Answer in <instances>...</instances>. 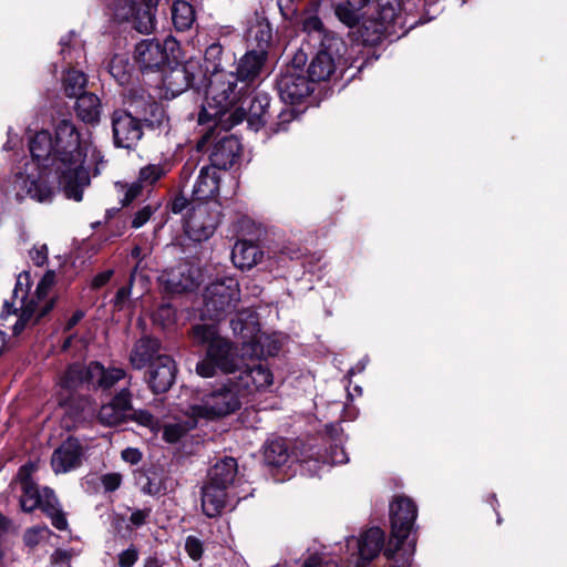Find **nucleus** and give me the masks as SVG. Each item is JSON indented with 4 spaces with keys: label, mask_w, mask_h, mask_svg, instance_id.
Here are the masks:
<instances>
[{
    "label": "nucleus",
    "mask_w": 567,
    "mask_h": 567,
    "mask_svg": "<svg viewBox=\"0 0 567 567\" xmlns=\"http://www.w3.org/2000/svg\"><path fill=\"white\" fill-rule=\"evenodd\" d=\"M53 272H48L38 284L35 289L37 299L42 300L47 298L48 291L53 285Z\"/></svg>",
    "instance_id": "obj_63"
},
{
    "label": "nucleus",
    "mask_w": 567,
    "mask_h": 567,
    "mask_svg": "<svg viewBox=\"0 0 567 567\" xmlns=\"http://www.w3.org/2000/svg\"><path fill=\"white\" fill-rule=\"evenodd\" d=\"M302 30L308 33L312 40H318L319 43L326 35H337L333 32L327 31L323 27L321 19L318 16H309L302 22Z\"/></svg>",
    "instance_id": "obj_47"
},
{
    "label": "nucleus",
    "mask_w": 567,
    "mask_h": 567,
    "mask_svg": "<svg viewBox=\"0 0 567 567\" xmlns=\"http://www.w3.org/2000/svg\"><path fill=\"white\" fill-rule=\"evenodd\" d=\"M205 62L207 71L213 74V72H223L225 71L224 65V48L220 43L210 44L205 51Z\"/></svg>",
    "instance_id": "obj_46"
},
{
    "label": "nucleus",
    "mask_w": 567,
    "mask_h": 567,
    "mask_svg": "<svg viewBox=\"0 0 567 567\" xmlns=\"http://www.w3.org/2000/svg\"><path fill=\"white\" fill-rule=\"evenodd\" d=\"M264 257L260 247L249 240H238L231 250V260L235 267L249 270L258 265Z\"/></svg>",
    "instance_id": "obj_28"
},
{
    "label": "nucleus",
    "mask_w": 567,
    "mask_h": 567,
    "mask_svg": "<svg viewBox=\"0 0 567 567\" xmlns=\"http://www.w3.org/2000/svg\"><path fill=\"white\" fill-rule=\"evenodd\" d=\"M417 516L415 503L404 495L395 496L390 503L391 537L384 548V556L393 558L408 539Z\"/></svg>",
    "instance_id": "obj_4"
},
{
    "label": "nucleus",
    "mask_w": 567,
    "mask_h": 567,
    "mask_svg": "<svg viewBox=\"0 0 567 567\" xmlns=\"http://www.w3.org/2000/svg\"><path fill=\"white\" fill-rule=\"evenodd\" d=\"M246 319H251V323H255V317L252 313L238 312L230 320V327L235 334H239L243 339L249 338L252 333L254 328L248 327Z\"/></svg>",
    "instance_id": "obj_49"
},
{
    "label": "nucleus",
    "mask_w": 567,
    "mask_h": 567,
    "mask_svg": "<svg viewBox=\"0 0 567 567\" xmlns=\"http://www.w3.org/2000/svg\"><path fill=\"white\" fill-rule=\"evenodd\" d=\"M289 458L286 441L281 437L269 440L264 446V460L269 466L279 467Z\"/></svg>",
    "instance_id": "obj_36"
},
{
    "label": "nucleus",
    "mask_w": 567,
    "mask_h": 567,
    "mask_svg": "<svg viewBox=\"0 0 567 567\" xmlns=\"http://www.w3.org/2000/svg\"><path fill=\"white\" fill-rule=\"evenodd\" d=\"M156 8H151L147 6L137 4L135 12L130 21L133 22V27L140 33H151L155 30L156 18L155 12Z\"/></svg>",
    "instance_id": "obj_41"
},
{
    "label": "nucleus",
    "mask_w": 567,
    "mask_h": 567,
    "mask_svg": "<svg viewBox=\"0 0 567 567\" xmlns=\"http://www.w3.org/2000/svg\"><path fill=\"white\" fill-rule=\"evenodd\" d=\"M306 60L303 52L297 53L292 60V68L282 72L276 81L278 94L286 104H299L313 92V83L297 69L303 65Z\"/></svg>",
    "instance_id": "obj_8"
},
{
    "label": "nucleus",
    "mask_w": 567,
    "mask_h": 567,
    "mask_svg": "<svg viewBox=\"0 0 567 567\" xmlns=\"http://www.w3.org/2000/svg\"><path fill=\"white\" fill-rule=\"evenodd\" d=\"M118 193L123 195V197L120 199V203L122 206H128L131 203H133L137 197L141 196L143 187L142 185L135 181L131 184H122L116 183L115 184Z\"/></svg>",
    "instance_id": "obj_50"
},
{
    "label": "nucleus",
    "mask_w": 567,
    "mask_h": 567,
    "mask_svg": "<svg viewBox=\"0 0 567 567\" xmlns=\"http://www.w3.org/2000/svg\"><path fill=\"white\" fill-rule=\"evenodd\" d=\"M227 498V489L205 482L202 487L203 513L209 518L219 516L226 506Z\"/></svg>",
    "instance_id": "obj_29"
},
{
    "label": "nucleus",
    "mask_w": 567,
    "mask_h": 567,
    "mask_svg": "<svg viewBox=\"0 0 567 567\" xmlns=\"http://www.w3.org/2000/svg\"><path fill=\"white\" fill-rule=\"evenodd\" d=\"M138 4L137 0H109L107 8L118 22L130 21Z\"/></svg>",
    "instance_id": "obj_45"
},
{
    "label": "nucleus",
    "mask_w": 567,
    "mask_h": 567,
    "mask_svg": "<svg viewBox=\"0 0 567 567\" xmlns=\"http://www.w3.org/2000/svg\"><path fill=\"white\" fill-rule=\"evenodd\" d=\"M152 514V508L151 507H145V508H142V509H135L132 512L130 518H128V522L130 524L135 527V528H138L143 525L146 524L147 519L150 518Z\"/></svg>",
    "instance_id": "obj_60"
},
{
    "label": "nucleus",
    "mask_w": 567,
    "mask_h": 567,
    "mask_svg": "<svg viewBox=\"0 0 567 567\" xmlns=\"http://www.w3.org/2000/svg\"><path fill=\"white\" fill-rule=\"evenodd\" d=\"M241 398L243 393L234 384L233 379H229L228 383L205 394L199 404L192 405L190 412L202 419L223 417L240 409Z\"/></svg>",
    "instance_id": "obj_5"
},
{
    "label": "nucleus",
    "mask_w": 567,
    "mask_h": 567,
    "mask_svg": "<svg viewBox=\"0 0 567 567\" xmlns=\"http://www.w3.org/2000/svg\"><path fill=\"white\" fill-rule=\"evenodd\" d=\"M384 544V533L379 527H372L363 533L359 540L361 559L371 561L381 551Z\"/></svg>",
    "instance_id": "obj_33"
},
{
    "label": "nucleus",
    "mask_w": 567,
    "mask_h": 567,
    "mask_svg": "<svg viewBox=\"0 0 567 567\" xmlns=\"http://www.w3.org/2000/svg\"><path fill=\"white\" fill-rule=\"evenodd\" d=\"M136 279H137V266H135L131 270L128 285L121 287L116 291V295H115V298H114V305L116 307L122 308V306L126 302V300L128 299V297L131 295L132 286H133V284L135 282ZM138 279L141 281H144L146 278L141 275V276H138Z\"/></svg>",
    "instance_id": "obj_52"
},
{
    "label": "nucleus",
    "mask_w": 567,
    "mask_h": 567,
    "mask_svg": "<svg viewBox=\"0 0 567 567\" xmlns=\"http://www.w3.org/2000/svg\"><path fill=\"white\" fill-rule=\"evenodd\" d=\"M53 272H48L38 284L35 289L37 299L42 300L47 298L48 291L53 285Z\"/></svg>",
    "instance_id": "obj_64"
},
{
    "label": "nucleus",
    "mask_w": 567,
    "mask_h": 567,
    "mask_svg": "<svg viewBox=\"0 0 567 567\" xmlns=\"http://www.w3.org/2000/svg\"><path fill=\"white\" fill-rule=\"evenodd\" d=\"M185 550L193 560L200 559L204 553L202 540L196 536H188L185 540Z\"/></svg>",
    "instance_id": "obj_56"
},
{
    "label": "nucleus",
    "mask_w": 567,
    "mask_h": 567,
    "mask_svg": "<svg viewBox=\"0 0 567 567\" xmlns=\"http://www.w3.org/2000/svg\"><path fill=\"white\" fill-rule=\"evenodd\" d=\"M74 111L76 116L86 124H97L101 118L102 104L97 95L85 92L75 97Z\"/></svg>",
    "instance_id": "obj_31"
},
{
    "label": "nucleus",
    "mask_w": 567,
    "mask_h": 567,
    "mask_svg": "<svg viewBox=\"0 0 567 567\" xmlns=\"http://www.w3.org/2000/svg\"><path fill=\"white\" fill-rule=\"evenodd\" d=\"M237 473V461L234 457L225 456L210 467L206 482L228 491L234 485Z\"/></svg>",
    "instance_id": "obj_26"
},
{
    "label": "nucleus",
    "mask_w": 567,
    "mask_h": 567,
    "mask_svg": "<svg viewBox=\"0 0 567 567\" xmlns=\"http://www.w3.org/2000/svg\"><path fill=\"white\" fill-rule=\"evenodd\" d=\"M107 70L112 78L124 86L131 83L134 65L126 55L114 54L107 63Z\"/></svg>",
    "instance_id": "obj_35"
},
{
    "label": "nucleus",
    "mask_w": 567,
    "mask_h": 567,
    "mask_svg": "<svg viewBox=\"0 0 567 567\" xmlns=\"http://www.w3.org/2000/svg\"><path fill=\"white\" fill-rule=\"evenodd\" d=\"M231 379L245 396L271 385L274 375L262 362H254L240 369L239 373Z\"/></svg>",
    "instance_id": "obj_20"
},
{
    "label": "nucleus",
    "mask_w": 567,
    "mask_h": 567,
    "mask_svg": "<svg viewBox=\"0 0 567 567\" xmlns=\"http://www.w3.org/2000/svg\"><path fill=\"white\" fill-rule=\"evenodd\" d=\"M25 297H27V292L22 291V297H21L22 306L33 305V308L35 309V311L33 313L34 323L40 322L48 313H50L55 305L54 298H49V299L44 298L42 300L37 299V301L32 299V300L25 302Z\"/></svg>",
    "instance_id": "obj_48"
},
{
    "label": "nucleus",
    "mask_w": 567,
    "mask_h": 567,
    "mask_svg": "<svg viewBox=\"0 0 567 567\" xmlns=\"http://www.w3.org/2000/svg\"><path fill=\"white\" fill-rule=\"evenodd\" d=\"M138 559V551L135 546L131 545L127 549L118 555L120 567H132Z\"/></svg>",
    "instance_id": "obj_61"
},
{
    "label": "nucleus",
    "mask_w": 567,
    "mask_h": 567,
    "mask_svg": "<svg viewBox=\"0 0 567 567\" xmlns=\"http://www.w3.org/2000/svg\"><path fill=\"white\" fill-rule=\"evenodd\" d=\"M220 221V214L209 203H198L187 213L185 231L194 241L209 239Z\"/></svg>",
    "instance_id": "obj_11"
},
{
    "label": "nucleus",
    "mask_w": 567,
    "mask_h": 567,
    "mask_svg": "<svg viewBox=\"0 0 567 567\" xmlns=\"http://www.w3.org/2000/svg\"><path fill=\"white\" fill-rule=\"evenodd\" d=\"M35 471V465L32 462L23 464L16 476V481L20 483V486L34 484L35 481L32 478V474Z\"/></svg>",
    "instance_id": "obj_58"
},
{
    "label": "nucleus",
    "mask_w": 567,
    "mask_h": 567,
    "mask_svg": "<svg viewBox=\"0 0 567 567\" xmlns=\"http://www.w3.org/2000/svg\"><path fill=\"white\" fill-rule=\"evenodd\" d=\"M241 144L239 140L231 135H225L217 140L210 150V165L217 169L230 168L240 157Z\"/></svg>",
    "instance_id": "obj_22"
},
{
    "label": "nucleus",
    "mask_w": 567,
    "mask_h": 567,
    "mask_svg": "<svg viewBox=\"0 0 567 567\" xmlns=\"http://www.w3.org/2000/svg\"><path fill=\"white\" fill-rule=\"evenodd\" d=\"M89 390L102 393H110L120 383L132 380L125 369L114 365L105 367L100 361L89 362Z\"/></svg>",
    "instance_id": "obj_17"
},
{
    "label": "nucleus",
    "mask_w": 567,
    "mask_h": 567,
    "mask_svg": "<svg viewBox=\"0 0 567 567\" xmlns=\"http://www.w3.org/2000/svg\"><path fill=\"white\" fill-rule=\"evenodd\" d=\"M177 367L168 354L157 355L148 370V385L156 393H165L175 382Z\"/></svg>",
    "instance_id": "obj_21"
},
{
    "label": "nucleus",
    "mask_w": 567,
    "mask_h": 567,
    "mask_svg": "<svg viewBox=\"0 0 567 567\" xmlns=\"http://www.w3.org/2000/svg\"><path fill=\"white\" fill-rule=\"evenodd\" d=\"M155 210L156 207H153L152 205H146L137 210L133 216L132 227L137 229L144 226L150 220Z\"/></svg>",
    "instance_id": "obj_59"
},
{
    "label": "nucleus",
    "mask_w": 567,
    "mask_h": 567,
    "mask_svg": "<svg viewBox=\"0 0 567 567\" xmlns=\"http://www.w3.org/2000/svg\"><path fill=\"white\" fill-rule=\"evenodd\" d=\"M87 84L86 74L82 71L70 69L63 76V90L68 97H78L85 93Z\"/></svg>",
    "instance_id": "obj_42"
},
{
    "label": "nucleus",
    "mask_w": 567,
    "mask_h": 567,
    "mask_svg": "<svg viewBox=\"0 0 567 567\" xmlns=\"http://www.w3.org/2000/svg\"><path fill=\"white\" fill-rule=\"evenodd\" d=\"M21 496L19 499L21 511L24 513H32L41 506L44 498V487L40 489L37 483L21 487Z\"/></svg>",
    "instance_id": "obj_43"
},
{
    "label": "nucleus",
    "mask_w": 567,
    "mask_h": 567,
    "mask_svg": "<svg viewBox=\"0 0 567 567\" xmlns=\"http://www.w3.org/2000/svg\"><path fill=\"white\" fill-rule=\"evenodd\" d=\"M202 92L205 94L208 106L215 111L209 114L204 107L198 116L199 123H206V117L224 114L249 94L248 87H243L241 81L234 71L213 72L209 78L206 76Z\"/></svg>",
    "instance_id": "obj_3"
},
{
    "label": "nucleus",
    "mask_w": 567,
    "mask_h": 567,
    "mask_svg": "<svg viewBox=\"0 0 567 567\" xmlns=\"http://www.w3.org/2000/svg\"><path fill=\"white\" fill-rule=\"evenodd\" d=\"M197 416L192 413L186 420L167 423L163 426L162 437L166 443L179 442L190 430L197 426Z\"/></svg>",
    "instance_id": "obj_38"
},
{
    "label": "nucleus",
    "mask_w": 567,
    "mask_h": 567,
    "mask_svg": "<svg viewBox=\"0 0 567 567\" xmlns=\"http://www.w3.org/2000/svg\"><path fill=\"white\" fill-rule=\"evenodd\" d=\"M220 176L218 169L212 165L200 168L199 175L193 188V195L199 203L216 196L219 192Z\"/></svg>",
    "instance_id": "obj_27"
},
{
    "label": "nucleus",
    "mask_w": 567,
    "mask_h": 567,
    "mask_svg": "<svg viewBox=\"0 0 567 567\" xmlns=\"http://www.w3.org/2000/svg\"><path fill=\"white\" fill-rule=\"evenodd\" d=\"M171 164L167 162L148 164L138 172L137 182L142 187H152L171 172Z\"/></svg>",
    "instance_id": "obj_40"
},
{
    "label": "nucleus",
    "mask_w": 567,
    "mask_h": 567,
    "mask_svg": "<svg viewBox=\"0 0 567 567\" xmlns=\"http://www.w3.org/2000/svg\"><path fill=\"white\" fill-rule=\"evenodd\" d=\"M176 312L171 305H162L154 313V321L163 328H167L175 322Z\"/></svg>",
    "instance_id": "obj_53"
},
{
    "label": "nucleus",
    "mask_w": 567,
    "mask_h": 567,
    "mask_svg": "<svg viewBox=\"0 0 567 567\" xmlns=\"http://www.w3.org/2000/svg\"><path fill=\"white\" fill-rule=\"evenodd\" d=\"M34 311L35 309L33 308V305L22 306L21 313L13 326L14 336L20 334L24 330L27 323L33 318Z\"/></svg>",
    "instance_id": "obj_55"
},
{
    "label": "nucleus",
    "mask_w": 567,
    "mask_h": 567,
    "mask_svg": "<svg viewBox=\"0 0 567 567\" xmlns=\"http://www.w3.org/2000/svg\"><path fill=\"white\" fill-rule=\"evenodd\" d=\"M110 120L114 145L120 148L135 150L144 136V131L138 117L130 111L126 99L124 106L111 113Z\"/></svg>",
    "instance_id": "obj_10"
},
{
    "label": "nucleus",
    "mask_w": 567,
    "mask_h": 567,
    "mask_svg": "<svg viewBox=\"0 0 567 567\" xmlns=\"http://www.w3.org/2000/svg\"><path fill=\"white\" fill-rule=\"evenodd\" d=\"M196 13L194 7L185 0H176L172 6V20L178 31H186L195 22Z\"/></svg>",
    "instance_id": "obj_37"
},
{
    "label": "nucleus",
    "mask_w": 567,
    "mask_h": 567,
    "mask_svg": "<svg viewBox=\"0 0 567 567\" xmlns=\"http://www.w3.org/2000/svg\"><path fill=\"white\" fill-rule=\"evenodd\" d=\"M346 52L347 44L341 37L326 35L318 44L317 53L308 65V79L312 83L337 81L342 79L349 69L355 68L357 71L348 76V80H352L357 73L361 72L368 60L362 61L359 65H353V63L348 65V60L343 56Z\"/></svg>",
    "instance_id": "obj_2"
},
{
    "label": "nucleus",
    "mask_w": 567,
    "mask_h": 567,
    "mask_svg": "<svg viewBox=\"0 0 567 567\" xmlns=\"http://www.w3.org/2000/svg\"><path fill=\"white\" fill-rule=\"evenodd\" d=\"M188 334L194 346L207 349L221 338L216 323H197L192 327Z\"/></svg>",
    "instance_id": "obj_39"
},
{
    "label": "nucleus",
    "mask_w": 567,
    "mask_h": 567,
    "mask_svg": "<svg viewBox=\"0 0 567 567\" xmlns=\"http://www.w3.org/2000/svg\"><path fill=\"white\" fill-rule=\"evenodd\" d=\"M89 363H72L64 371L60 379V385L66 391H76L85 388L89 390Z\"/></svg>",
    "instance_id": "obj_34"
},
{
    "label": "nucleus",
    "mask_w": 567,
    "mask_h": 567,
    "mask_svg": "<svg viewBox=\"0 0 567 567\" xmlns=\"http://www.w3.org/2000/svg\"><path fill=\"white\" fill-rule=\"evenodd\" d=\"M176 49L178 42L172 37L164 41L145 39L136 43L134 60L143 73L162 71L169 63L171 55Z\"/></svg>",
    "instance_id": "obj_9"
},
{
    "label": "nucleus",
    "mask_w": 567,
    "mask_h": 567,
    "mask_svg": "<svg viewBox=\"0 0 567 567\" xmlns=\"http://www.w3.org/2000/svg\"><path fill=\"white\" fill-rule=\"evenodd\" d=\"M271 97L266 92H255L252 96L248 94L239 102L240 105L235 110L233 116L235 123L247 121L249 127L258 131L265 126L270 118Z\"/></svg>",
    "instance_id": "obj_14"
},
{
    "label": "nucleus",
    "mask_w": 567,
    "mask_h": 567,
    "mask_svg": "<svg viewBox=\"0 0 567 567\" xmlns=\"http://www.w3.org/2000/svg\"><path fill=\"white\" fill-rule=\"evenodd\" d=\"M239 301V282L233 277L217 279L205 289V312L214 321H219L233 313Z\"/></svg>",
    "instance_id": "obj_6"
},
{
    "label": "nucleus",
    "mask_w": 567,
    "mask_h": 567,
    "mask_svg": "<svg viewBox=\"0 0 567 567\" xmlns=\"http://www.w3.org/2000/svg\"><path fill=\"white\" fill-rule=\"evenodd\" d=\"M206 73L198 63L187 62L172 68L163 78V84L173 96L193 89L200 93L205 86Z\"/></svg>",
    "instance_id": "obj_12"
},
{
    "label": "nucleus",
    "mask_w": 567,
    "mask_h": 567,
    "mask_svg": "<svg viewBox=\"0 0 567 567\" xmlns=\"http://www.w3.org/2000/svg\"><path fill=\"white\" fill-rule=\"evenodd\" d=\"M130 111L138 117L143 131H165L169 128V117L164 105L156 101L146 90L132 87L125 94Z\"/></svg>",
    "instance_id": "obj_7"
},
{
    "label": "nucleus",
    "mask_w": 567,
    "mask_h": 567,
    "mask_svg": "<svg viewBox=\"0 0 567 567\" xmlns=\"http://www.w3.org/2000/svg\"><path fill=\"white\" fill-rule=\"evenodd\" d=\"M47 528L32 527L25 530L23 535V543L27 547L33 548L41 542L42 533Z\"/></svg>",
    "instance_id": "obj_62"
},
{
    "label": "nucleus",
    "mask_w": 567,
    "mask_h": 567,
    "mask_svg": "<svg viewBox=\"0 0 567 567\" xmlns=\"http://www.w3.org/2000/svg\"><path fill=\"white\" fill-rule=\"evenodd\" d=\"M16 183L19 188L16 194L18 202H22L25 197H30L39 203H49L53 198V188L41 178L19 174Z\"/></svg>",
    "instance_id": "obj_23"
},
{
    "label": "nucleus",
    "mask_w": 567,
    "mask_h": 567,
    "mask_svg": "<svg viewBox=\"0 0 567 567\" xmlns=\"http://www.w3.org/2000/svg\"><path fill=\"white\" fill-rule=\"evenodd\" d=\"M127 419H131L138 423L140 425L150 429H154L155 425L157 424V420L154 417V415L146 410H132L128 413Z\"/></svg>",
    "instance_id": "obj_54"
},
{
    "label": "nucleus",
    "mask_w": 567,
    "mask_h": 567,
    "mask_svg": "<svg viewBox=\"0 0 567 567\" xmlns=\"http://www.w3.org/2000/svg\"><path fill=\"white\" fill-rule=\"evenodd\" d=\"M159 350L161 341L157 338L150 336L142 337L135 342L130 353V363L136 370H141L147 365L151 367L156 357L162 355Z\"/></svg>",
    "instance_id": "obj_25"
},
{
    "label": "nucleus",
    "mask_w": 567,
    "mask_h": 567,
    "mask_svg": "<svg viewBox=\"0 0 567 567\" xmlns=\"http://www.w3.org/2000/svg\"><path fill=\"white\" fill-rule=\"evenodd\" d=\"M373 21L375 38L372 41L381 40L382 37L395 32V25L403 27L401 0H373Z\"/></svg>",
    "instance_id": "obj_15"
},
{
    "label": "nucleus",
    "mask_w": 567,
    "mask_h": 567,
    "mask_svg": "<svg viewBox=\"0 0 567 567\" xmlns=\"http://www.w3.org/2000/svg\"><path fill=\"white\" fill-rule=\"evenodd\" d=\"M371 0H339L334 6L338 20L348 28L357 27L363 18V9Z\"/></svg>",
    "instance_id": "obj_32"
},
{
    "label": "nucleus",
    "mask_w": 567,
    "mask_h": 567,
    "mask_svg": "<svg viewBox=\"0 0 567 567\" xmlns=\"http://www.w3.org/2000/svg\"><path fill=\"white\" fill-rule=\"evenodd\" d=\"M42 513L50 518L51 524L58 530H66L69 523L66 514L63 512L62 506L51 487H44V498L41 502V506L38 507Z\"/></svg>",
    "instance_id": "obj_30"
},
{
    "label": "nucleus",
    "mask_w": 567,
    "mask_h": 567,
    "mask_svg": "<svg viewBox=\"0 0 567 567\" xmlns=\"http://www.w3.org/2000/svg\"><path fill=\"white\" fill-rule=\"evenodd\" d=\"M298 116V112L291 106L281 109L277 116V121L271 124L270 130L272 133L286 132L289 124Z\"/></svg>",
    "instance_id": "obj_51"
},
{
    "label": "nucleus",
    "mask_w": 567,
    "mask_h": 567,
    "mask_svg": "<svg viewBox=\"0 0 567 567\" xmlns=\"http://www.w3.org/2000/svg\"><path fill=\"white\" fill-rule=\"evenodd\" d=\"M268 56L261 50L248 49L244 55L236 62V71H234L243 83V87L248 90L255 86L262 80L266 72Z\"/></svg>",
    "instance_id": "obj_19"
},
{
    "label": "nucleus",
    "mask_w": 567,
    "mask_h": 567,
    "mask_svg": "<svg viewBox=\"0 0 567 567\" xmlns=\"http://www.w3.org/2000/svg\"><path fill=\"white\" fill-rule=\"evenodd\" d=\"M208 361L225 373H234L237 370L238 357L233 342L220 338L206 350Z\"/></svg>",
    "instance_id": "obj_24"
},
{
    "label": "nucleus",
    "mask_w": 567,
    "mask_h": 567,
    "mask_svg": "<svg viewBox=\"0 0 567 567\" xmlns=\"http://www.w3.org/2000/svg\"><path fill=\"white\" fill-rule=\"evenodd\" d=\"M90 143L71 120H61L54 134L42 130L30 140L32 158L58 181L69 199L81 202L90 185V167L85 166Z\"/></svg>",
    "instance_id": "obj_1"
},
{
    "label": "nucleus",
    "mask_w": 567,
    "mask_h": 567,
    "mask_svg": "<svg viewBox=\"0 0 567 567\" xmlns=\"http://www.w3.org/2000/svg\"><path fill=\"white\" fill-rule=\"evenodd\" d=\"M101 484L105 493H112L120 488L122 484V475L120 473H106L100 477Z\"/></svg>",
    "instance_id": "obj_57"
},
{
    "label": "nucleus",
    "mask_w": 567,
    "mask_h": 567,
    "mask_svg": "<svg viewBox=\"0 0 567 567\" xmlns=\"http://www.w3.org/2000/svg\"><path fill=\"white\" fill-rule=\"evenodd\" d=\"M158 281L167 293L194 291L202 282V271L195 265L183 261L164 270Z\"/></svg>",
    "instance_id": "obj_13"
},
{
    "label": "nucleus",
    "mask_w": 567,
    "mask_h": 567,
    "mask_svg": "<svg viewBox=\"0 0 567 567\" xmlns=\"http://www.w3.org/2000/svg\"><path fill=\"white\" fill-rule=\"evenodd\" d=\"M249 40L250 50H261L265 52V55L268 56L269 48L272 39V30L269 24H258L255 29L251 30V35Z\"/></svg>",
    "instance_id": "obj_44"
},
{
    "label": "nucleus",
    "mask_w": 567,
    "mask_h": 567,
    "mask_svg": "<svg viewBox=\"0 0 567 567\" xmlns=\"http://www.w3.org/2000/svg\"><path fill=\"white\" fill-rule=\"evenodd\" d=\"M130 380L107 403L102 404L97 413L99 421L109 426L124 423L133 410Z\"/></svg>",
    "instance_id": "obj_16"
},
{
    "label": "nucleus",
    "mask_w": 567,
    "mask_h": 567,
    "mask_svg": "<svg viewBox=\"0 0 567 567\" xmlns=\"http://www.w3.org/2000/svg\"><path fill=\"white\" fill-rule=\"evenodd\" d=\"M84 449L79 439L69 436L51 455V467L55 474H65L79 468L83 463Z\"/></svg>",
    "instance_id": "obj_18"
}]
</instances>
